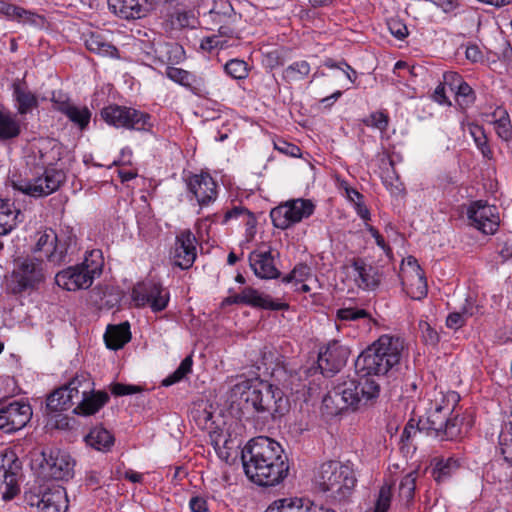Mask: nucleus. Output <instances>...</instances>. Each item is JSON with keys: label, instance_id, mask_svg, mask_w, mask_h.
Segmentation results:
<instances>
[{"label": "nucleus", "instance_id": "nucleus-34", "mask_svg": "<svg viewBox=\"0 0 512 512\" xmlns=\"http://www.w3.org/2000/svg\"><path fill=\"white\" fill-rule=\"evenodd\" d=\"M131 339L130 325L128 322L119 325H109L104 334L106 346L112 350L122 348Z\"/></svg>", "mask_w": 512, "mask_h": 512}, {"label": "nucleus", "instance_id": "nucleus-21", "mask_svg": "<svg viewBox=\"0 0 512 512\" xmlns=\"http://www.w3.org/2000/svg\"><path fill=\"white\" fill-rule=\"evenodd\" d=\"M81 375L75 376L66 385L52 392L46 402L47 409L51 412L68 410L76 406L80 400L79 388H81Z\"/></svg>", "mask_w": 512, "mask_h": 512}, {"label": "nucleus", "instance_id": "nucleus-25", "mask_svg": "<svg viewBox=\"0 0 512 512\" xmlns=\"http://www.w3.org/2000/svg\"><path fill=\"white\" fill-rule=\"evenodd\" d=\"M187 186L200 206H206L216 199L217 185L209 174L192 175Z\"/></svg>", "mask_w": 512, "mask_h": 512}, {"label": "nucleus", "instance_id": "nucleus-31", "mask_svg": "<svg viewBox=\"0 0 512 512\" xmlns=\"http://www.w3.org/2000/svg\"><path fill=\"white\" fill-rule=\"evenodd\" d=\"M265 512H336L332 508L316 505H304L300 499H278L268 506Z\"/></svg>", "mask_w": 512, "mask_h": 512}, {"label": "nucleus", "instance_id": "nucleus-32", "mask_svg": "<svg viewBox=\"0 0 512 512\" xmlns=\"http://www.w3.org/2000/svg\"><path fill=\"white\" fill-rule=\"evenodd\" d=\"M24 220V214L10 200L0 203V236L12 231Z\"/></svg>", "mask_w": 512, "mask_h": 512}, {"label": "nucleus", "instance_id": "nucleus-43", "mask_svg": "<svg viewBox=\"0 0 512 512\" xmlns=\"http://www.w3.org/2000/svg\"><path fill=\"white\" fill-rule=\"evenodd\" d=\"M193 360L192 356L185 357L179 367L170 375H168L162 381V385L165 387L171 386L175 383L180 382L187 374H189L192 370Z\"/></svg>", "mask_w": 512, "mask_h": 512}, {"label": "nucleus", "instance_id": "nucleus-18", "mask_svg": "<svg viewBox=\"0 0 512 512\" xmlns=\"http://www.w3.org/2000/svg\"><path fill=\"white\" fill-rule=\"evenodd\" d=\"M215 24L219 25L218 34L221 39H238L236 24L241 16L238 15L228 0H219L210 11Z\"/></svg>", "mask_w": 512, "mask_h": 512}, {"label": "nucleus", "instance_id": "nucleus-27", "mask_svg": "<svg viewBox=\"0 0 512 512\" xmlns=\"http://www.w3.org/2000/svg\"><path fill=\"white\" fill-rule=\"evenodd\" d=\"M249 264L255 276L260 279H277L281 272L277 269L271 250H254L249 254Z\"/></svg>", "mask_w": 512, "mask_h": 512}, {"label": "nucleus", "instance_id": "nucleus-40", "mask_svg": "<svg viewBox=\"0 0 512 512\" xmlns=\"http://www.w3.org/2000/svg\"><path fill=\"white\" fill-rule=\"evenodd\" d=\"M310 64L305 60L293 62L282 73L283 79L288 82H297L305 79L310 73Z\"/></svg>", "mask_w": 512, "mask_h": 512}, {"label": "nucleus", "instance_id": "nucleus-52", "mask_svg": "<svg viewBox=\"0 0 512 512\" xmlns=\"http://www.w3.org/2000/svg\"><path fill=\"white\" fill-rule=\"evenodd\" d=\"M200 47L202 50L212 52L214 49H224L228 47V41L221 39L219 35L215 34L202 39Z\"/></svg>", "mask_w": 512, "mask_h": 512}, {"label": "nucleus", "instance_id": "nucleus-37", "mask_svg": "<svg viewBox=\"0 0 512 512\" xmlns=\"http://www.w3.org/2000/svg\"><path fill=\"white\" fill-rule=\"evenodd\" d=\"M85 442L95 450L108 451L114 444V437L108 430L95 427L85 437Z\"/></svg>", "mask_w": 512, "mask_h": 512}, {"label": "nucleus", "instance_id": "nucleus-7", "mask_svg": "<svg viewBox=\"0 0 512 512\" xmlns=\"http://www.w3.org/2000/svg\"><path fill=\"white\" fill-rule=\"evenodd\" d=\"M104 265L101 250L95 249L86 253L84 260L77 265L69 266L55 275V283L67 291L88 289L102 273Z\"/></svg>", "mask_w": 512, "mask_h": 512}, {"label": "nucleus", "instance_id": "nucleus-58", "mask_svg": "<svg viewBox=\"0 0 512 512\" xmlns=\"http://www.w3.org/2000/svg\"><path fill=\"white\" fill-rule=\"evenodd\" d=\"M142 390L140 386L114 383L111 386V392L115 396H124L138 393Z\"/></svg>", "mask_w": 512, "mask_h": 512}, {"label": "nucleus", "instance_id": "nucleus-33", "mask_svg": "<svg viewBox=\"0 0 512 512\" xmlns=\"http://www.w3.org/2000/svg\"><path fill=\"white\" fill-rule=\"evenodd\" d=\"M489 122L494 126L497 136L504 142H512V123L509 113L502 107H497L491 114Z\"/></svg>", "mask_w": 512, "mask_h": 512}, {"label": "nucleus", "instance_id": "nucleus-38", "mask_svg": "<svg viewBox=\"0 0 512 512\" xmlns=\"http://www.w3.org/2000/svg\"><path fill=\"white\" fill-rule=\"evenodd\" d=\"M459 468L458 460L449 457L435 458L432 468V477L437 483H442L448 480Z\"/></svg>", "mask_w": 512, "mask_h": 512}, {"label": "nucleus", "instance_id": "nucleus-49", "mask_svg": "<svg viewBox=\"0 0 512 512\" xmlns=\"http://www.w3.org/2000/svg\"><path fill=\"white\" fill-rule=\"evenodd\" d=\"M392 498V489L389 485H383L378 493L373 512H387Z\"/></svg>", "mask_w": 512, "mask_h": 512}, {"label": "nucleus", "instance_id": "nucleus-24", "mask_svg": "<svg viewBox=\"0 0 512 512\" xmlns=\"http://www.w3.org/2000/svg\"><path fill=\"white\" fill-rule=\"evenodd\" d=\"M196 238L190 230H184L177 235L175 246L171 252L174 264L181 269L190 268L196 259Z\"/></svg>", "mask_w": 512, "mask_h": 512}, {"label": "nucleus", "instance_id": "nucleus-1", "mask_svg": "<svg viewBox=\"0 0 512 512\" xmlns=\"http://www.w3.org/2000/svg\"><path fill=\"white\" fill-rule=\"evenodd\" d=\"M404 350V340L398 336L381 335L364 350L355 361L361 375L338 381L323 399V406L330 414L344 410L360 409L371 405L379 397L380 385L371 376H383L399 364Z\"/></svg>", "mask_w": 512, "mask_h": 512}, {"label": "nucleus", "instance_id": "nucleus-60", "mask_svg": "<svg viewBox=\"0 0 512 512\" xmlns=\"http://www.w3.org/2000/svg\"><path fill=\"white\" fill-rule=\"evenodd\" d=\"M389 31L399 40H403L408 35L407 26L399 20H391L388 22Z\"/></svg>", "mask_w": 512, "mask_h": 512}, {"label": "nucleus", "instance_id": "nucleus-12", "mask_svg": "<svg viewBox=\"0 0 512 512\" xmlns=\"http://www.w3.org/2000/svg\"><path fill=\"white\" fill-rule=\"evenodd\" d=\"M62 145L50 138L39 139L33 144L30 153L26 157V165L29 171L55 168L62 158Z\"/></svg>", "mask_w": 512, "mask_h": 512}, {"label": "nucleus", "instance_id": "nucleus-11", "mask_svg": "<svg viewBox=\"0 0 512 512\" xmlns=\"http://www.w3.org/2000/svg\"><path fill=\"white\" fill-rule=\"evenodd\" d=\"M315 205L308 199L289 200L270 211L273 225L281 230H286L292 225L301 222L314 213Z\"/></svg>", "mask_w": 512, "mask_h": 512}, {"label": "nucleus", "instance_id": "nucleus-14", "mask_svg": "<svg viewBox=\"0 0 512 512\" xmlns=\"http://www.w3.org/2000/svg\"><path fill=\"white\" fill-rule=\"evenodd\" d=\"M132 299L138 307L149 305L153 312H160L168 305L169 293L161 284L145 281L133 288Z\"/></svg>", "mask_w": 512, "mask_h": 512}, {"label": "nucleus", "instance_id": "nucleus-51", "mask_svg": "<svg viewBox=\"0 0 512 512\" xmlns=\"http://www.w3.org/2000/svg\"><path fill=\"white\" fill-rule=\"evenodd\" d=\"M195 17L192 12L177 11L172 16V24L178 28L194 27Z\"/></svg>", "mask_w": 512, "mask_h": 512}, {"label": "nucleus", "instance_id": "nucleus-36", "mask_svg": "<svg viewBox=\"0 0 512 512\" xmlns=\"http://www.w3.org/2000/svg\"><path fill=\"white\" fill-rule=\"evenodd\" d=\"M165 74L170 80L190 89L195 94L200 90L201 79L189 71L177 67H167Z\"/></svg>", "mask_w": 512, "mask_h": 512}, {"label": "nucleus", "instance_id": "nucleus-46", "mask_svg": "<svg viewBox=\"0 0 512 512\" xmlns=\"http://www.w3.org/2000/svg\"><path fill=\"white\" fill-rule=\"evenodd\" d=\"M225 72L233 79H244L248 76L247 63L240 59H232L225 64Z\"/></svg>", "mask_w": 512, "mask_h": 512}, {"label": "nucleus", "instance_id": "nucleus-57", "mask_svg": "<svg viewBox=\"0 0 512 512\" xmlns=\"http://www.w3.org/2000/svg\"><path fill=\"white\" fill-rule=\"evenodd\" d=\"M274 148L285 155H289L292 157L300 156L301 150L297 145L289 143L282 139H279L274 142Z\"/></svg>", "mask_w": 512, "mask_h": 512}, {"label": "nucleus", "instance_id": "nucleus-2", "mask_svg": "<svg viewBox=\"0 0 512 512\" xmlns=\"http://www.w3.org/2000/svg\"><path fill=\"white\" fill-rule=\"evenodd\" d=\"M77 251L76 237L69 232L57 234L46 228L35 234L32 254L14 260L11 273L14 293L31 292L40 288L49 274L48 265H65L73 260Z\"/></svg>", "mask_w": 512, "mask_h": 512}, {"label": "nucleus", "instance_id": "nucleus-48", "mask_svg": "<svg viewBox=\"0 0 512 512\" xmlns=\"http://www.w3.org/2000/svg\"><path fill=\"white\" fill-rule=\"evenodd\" d=\"M363 123L366 126H370L380 130L381 132H385L389 125V116L388 114L381 111L373 112L363 120Z\"/></svg>", "mask_w": 512, "mask_h": 512}, {"label": "nucleus", "instance_id": "nucleus-53", "mask_svg": "<svg viewBox=\"0 0 512 512\" xmlns=\"http://www.w3.org/2000/svg\"><path fill=\"white\" fill-rule=\"evenodd\" d=\"M240 216L247 217L246 224L248 226H251V227L255 226L256 220H255L253 214L248 209H246L242 206H236V207L232 208L231 210H228L225 213L224 222H227L228 220H230L232 218H238Z\"/></svg>", "mask_w": 512, "mask_h": 512}, {"label": "nucleus", "instance_id": "nucleus-61", "mask_svg": "<svg viewBox=\"0 0 512 512\" xmlns=\"http://www.w3.org/2000/svg\"><path fill=\"white\" fill-rule=\"evenodd\" d=\"M498 254L502 258L503 262L510 260L512 258V243L508 241H499Z\"/></svg>", "mask_w": 512, "mask_h": 512}, {"label": "nucleus", "instance_id": "nucleus-5", "mask_svg": "<svg viewBox=\"0 0 512 512\" xmlns=\"http://www.w3.org/2000/svg\"><path fill=\"white\" fill-rule=\"evenodd\" d=\"M459 401L460 395L455 391L439 393L426 420L425 428L429 435H433L441 441H452L461 435L463 418L455 413Z\"/></svg>", "mask_w": 512, "mask_h": 512}, {"label": "nucleus", "instance_id": "nucleus-4", "mask_svg": "<svg viewBox=\"0 0 512 512\" xmlns=\"http://www.w3.org/2000/svg\"><path fill=\"white\" fill-rule=\"evenodd\" d=\"M356 483L352 465L338 461L323 463L316 476L319 490L326 494L333 505L339 507H345L352 502Z\"/></svg>", "mask_w": 512, "mask_h": 512}, {"label": "nucleus", "instance_id": "nucleus-3", "mask_svg": "<svg viewBox=\"0 0 512 512\" xmlns=\"http://www.w3.org/2000/svg\"><path fill=\"white\" fill-rule=\"evenodd\" d=\"M246 475L260 486H275L288 475V457L282 446L268 437H257L242 451Z\"/></svg>", "mask_w": 512, "mask_h": 512}, {"label": "nucleus", "instance_id": "nucleus-22", "mask_svg": "<svg viewBox=\"0 0 512 512\" xmlns=\"http://www.w3.org/2000/svg\"><path fill=\"white\" fill-rule=\"evenodd\" d=\"M350 350L338 341L328 343L318 355V367L324 376H333L345 366Z\"/></svg>", "mask_w": 512, "mask_h": 512}, {"label": "nucleus", "instance_id": "nucleus-15", "mask_svg": "<svg viewBox=\"0 0 512 512\" xmlns=\"http://www.w3.org/2000/svg\"><path fill=\"white\" fill-rule=\"evenodd\" d=\"M26 500L38 512H66L68 509L66 491L61 486L39 490L38 493L30 492L26 495Z\"/></svg>", "mask_w": 512, "mask_h": 512}, {"label": "nucleus", "instance_id": "nucleus-17", "mask_svg": "<svg viewBox=\"0 0 512 512\" xmlns=\"http://www.w3.org/2000/svg\"><path fill=\"white\" fill-rule=\"evenodd\" d=\"M467 215L476 229L484 234L492 235L499 227V215L494 205H488L482 200L474 201L470 204Z\"/></svg>", "mask_w": 512, "mask_h": 512}, {"label": "nucleus", "instance_id": "nucleus-29", "mask_svg": "<svg viewBox=\"0 0 512 512\" xmlns=\"http://www.w3.org/2000/svg\"><path fill=\"white\" fill-rule=\"evenodd\" d=\"M84 44L90 52L100 56L112 58L120 57L117 47L113 45L102 32L93 31L84 34Z\"/></svg>", "mask_w": 512, "mask_h": 512}, {"label": "nucleus", "instance_id": "nucleus-44", "mask_svg": "<svg viewBox=\"0 0 512 512\" xmlns=\"http://www.w3.org/2000/svg\"><path fill=\"white\" fill-rule=\"evenodd\" d=\"M417 476V471H411L401 479L399 484V496L402 500L410 502L413 499Z\"/></svg>", "mask_w": 512, "mask_h": 512}, {"label": "nucleus", "instance_id": "nucleus-13", "mask_svg": "<svg viewBox=\"0 0 512 512\" xmlns=\"http://www.w3.org/2000/svg\"><path fill=\"white\" fill-rule=\"evenodd\" d=\"M43 471L52 479L68 481L74 476L75 460L61 449H49L42 452Z\"/></svg>", "mask_w": 512, "mask_h": 512}, {"label": "nucleus", "instance_id": "nucleus-35", "mask_svg": "<svg viewBox=\"0 0 512 512\" xmlns=\"http://www.w3.org/2000/svg\"><path fill=\"white\" fill-rule=\"evenodd\" d=\"M0 14L6 19L22 24H35L37 15L15 4L0 0Z\"/></svg>", "mask_w": 512, "mask_h": 512}, {"label": "nucleus", "instance_id": "nucleus-28", "mask_svg": "<svg viewBox=\"0 0 512 512\" xmlns=\"http://www.w3.org/2000/svg\"><path fill=\"white\" fill-rule=\"evenodd\" d=\"M351 267L356 285L364 290H374L381 282V275L377 267L368 264L362 258L352 260Z\"/></svg>", "mask_w": 512, "mask_h": 512}, {"label": "nucleus", "instance_id": "nucleus-42", "mask_svg": "<svg viewBox=\"0 0 512 512\" xmlns=\"http://www.w3.org/2000/svg\"><path fill=\"white\" fill-rule=\"evenodd\" d=\"M468 132L472 136L476 146L481 151L482 155L490 158L492 151L488 145L487 136L482 126L477 124H468Z\"/></svg>", "mask_w": 512, "mask_h": 512}, {"label": "nucleus", "instance_id": "nucleus-62", "mask_svg": "<svg viewBox=\"0 0 512 512\" xmlns=\"http://www.w3.org/2000/svg\"><path fill=\"white\" fill-rule=\"evenodd\" d=\"M367 230H368V232L371 234V236L375 239L376 244H377L380 248H382V249H383V250H385V251H386V250H390V248H389V247H388V245L386 244V242H385V240H384L383 236L379 233V231H378L375 227H373V226H371V225H368V226H367Z\"/></svg>", "mask_w": 512, "mask_h": 512}, {"label": "nucleus", "instance_id": "nucleus-6", "mask_svg": "<svg viewBox=\"0 0 512 512\" xmlns=\"http://www.w3.org/2000/svg\"><path fill=\"white\" fill-rule=\"evenodd\" d=\"M242 395L245 402L264 419H276L289 409L288 400L284 397L283 391L265 381L250 385Z\"/></svg>", "mask_w": 512, "mask_h": 512}, {"label": "nucleus", "instance_id": "nucleus-23", "mask_svg": "<svg viewBox=\"0 0 512 512\" xmlns=\"http://www.w3.org/2000/svg\"><path fill=\"white\" fill-rule=\"evenodd\" d=\"M51 102L54 110L64 114L80 130L88 127L91 119V111L88 107L75 105L62 93H53Z\"/></svg>", "mask_w": 512, "mask_h": 512}, {"label": "nucleus", "instance_id": "nucleus-19", "mask_svg": "<svg viewBox=\"0 0 512 512\" xmlns=\"http://www.w3.org/2000/svg\"><path fill=\"white\" fill-rule=\"evenodd\" d=\"M81 388H79L80 400L73 408L77 415L90 416L98 412L109 400V395L105 391H94L92 383L88 376L81 375Z\"/></svg>", "mask_w": 512, "mask_h": 512}, {"label": "nucleus", "instance_id": "nucleus-56", "mask_svg": "<svg viewBox=\"0 0 512 512\" xmlns=\"http://www.w3.org/2000/svg\"><path fill=\"white\" fill-rule=\"evenodd\" d=\"M465 315L472 316L473 312H470L467 309H464V311L462 313H460V312L450 313L446 319L447 327L451 328V329H458V328L462 327L465 324Z\"/></svg>", "mask_w": 512, "mask_h": 512}, {"label": "nucleus", "instance_id": "nucleus-59", "mask_svg": "<svg viewBox=\"0 0 512 512\" xmlns=\"http://www.w3.org/2000/svg\"><path fill=\"white\" fill-rule=\"evenodd\" d=\"M189 508L191 512H208L209 507L206 497L193 495L189 500Z\"/></svg>", "mask_w": 512, "mask_h": 512}, {"label": "nucleus", "instance_id": "nucleus-39", "mask_svg": "<svg viewBox=\"0 0 512 512\" xmlns=\"http://www.w3.org/2000/svg\"><path fill=\"white\" fill-rule=\"evenodd\" d=\"M20 134V125L10 113L0 111V140H10Z\"/></svg>", "mask_w": 512, "mask_h": 512}, {"label": "nucleus", "instance_id": "nucleus-45", "mask_svg": "<svg viewBox=\"0 0 512 512\" xmlns=\"http://www.w3.org/2000/svg\"><path fill=\"white\" fill-rule=\"evenodd\" d=\"M18 103V111L20 114H26L32 108L37 106V99L34 94L17 87L14 91Z\"/></svg>", "mask_w": 512, "mask_h": 512}, {"label": "nucleus", "instance_id": "nucleus-64", "mask_svg": "<svg viewBox=\"0 0 512 512\" xmlns=\"http://www.w3.org/2000/svg\"><path fill=\"white\" fill-rule=\"evenodd\" d=\"M433 99L438 102L439 104H451L448 100V98L446 97V93H445V85L444 84H439L434 93H433Z\"/></svg>", "mask_w": 512, "mask_h": 512}, {"label": "nucleus", "instance_id": "nucleus-26", "mask_svg": "<svg viewBox=\"0 0 512 512\" xmlns=\"http://www.w3.org/2000/svg\"><path fill=\"white\" fill-rule=\"evenodd\" d=\"M109 9L119 18L134 20L145 17L152 9L148 0H108Z\"/></svg>", "mask_w": 512, "mask_h": 512}, {"label": "nucleus", "instance_id": "nucleus-30", "mask_svg": "<svg viewBox=\"0 0 512 512\" xmlns=\"http://www.w3.org/2000/svg\"><path fill=\"white\" fill-rule=\"evenodd\" d=\"M445 83L449 84L452 91H455L456 101L462 109L470 107L476 99L475 92L471 86L462 80L457 73L444 75Z\"/></svg>", "mask_w": 512, "mask_h": 512}, {"label": "nucleus", "instance_id": "nucleus-20", "mask_svg": "<svg viewBox=\"0 0 512 512\" xmlns=\"http://www.w3.org/2000/svg\"><path fill=\"white\" fill-rule=\"evenodd\" d=\"M244 304L253 308L278 311L288 308L285 303L276 302L271 296L260 293L252 287L244 288L241 293L228 296L223 299L222 305Z\"/></svg>", "mask_w": 512, "mask_h": 512}, {"label": "nucleus", "instance_id": "nucleus-47", "mask_svg": "<svg viewBox=\"0 0 512 512\" xmlns=\"http://www.w3.org/2000/svg\"><path fill=\"white\" fill-rule=\"evenodd\" d=\"M311 275V269L307 264H297L293 270L282 278L283 283L304 282Z\"/></svg>", "mask_w": 512, "mask_h": 512}, {"label": "nucleus", "instance_id": "nucleus-54", "mask_svg": "<svg viewBox=\"0 0 512 512\" xmlns=\"http://www.w3.org/2000/svg\"><path fill=\"white\" fill-rule=\"evenodd\" d=\"M419 329L421 331L422 339L426 344L434 346L438 343L439 335L428 322L421 321L419 323Z\"/></svg>", "mask_w": 512, "mask_h": 512}, {"label": "nucleus", "instance_id": "nucleus-9", "mask_svg": "<svg viewBox=\"0 0 512 512\" xmlns=\"http://www.w3.org/2000/svg\"><path fill=\"white\" fill-rule=\"evenodd\" d=\"M30 174V179L19 181L15 187L22 193L35 198L52 194L66 181L64 170L58 168L43 169L40 172L33 170Z\"/></svg>", "mask_w": 512, "mask_h": 512}, {"label": "nucleus", "instance_id": "nucleus-8", "mask_svg": "<svg viewBox=\"0 0 512 512\" xmlns=\"http://www.w3.org/2000/svg\"><path fill=\"white\" fill-rule=\"evenodd\" d=\"M101 117L110 126L149 132L153 128L151 115L133 107L110 104L101 110Z\"/></svg>", "mask_w": 512, "mask_h": 512}, {"label": "nucleus", "instance_id": "nucleus-41", "mask_svg": "<svg viewBox=\"0 0 512 512\" xmlns=\"http://www.w3.org/2000/svg\"><path fill=\"white\" fill-rule=\"evenodd\" d=\"M498 449L504 460L512 466V421L500 431Z\"/></svg>", "mask_w": 512, "mask_h": 512}, {"label": "nucleus", "instance_id": "nucleus-63", "mask_svg": "<svg viewBox=\"0 0 512 512\" xmlns=\"http://www.w3.org/2000/svg\"><path fill=\"white\" fill-rule=\"evenodd\" d=\"M466 58L472 62H478L482 59V52L477 45H470L465 51Z\"/></svg>", "mask_w": 512, "mask_h": 512}, {"label": "nucleus", "instance_id": "nucleus-10", "mask_svg": "<svg viewBox=\"0 0 512 512\" xmlns=\"http://www.w3.org/2000/svg\"><path fill=\"white\" fill-rule=\"evenodd\" d=\"M22 463L13 450L0 453V498L3 501L14 499L21 491Z\"/></svg>", "mask_w": 512, "mask_h": 512}, {"label": "nucleus", "instance_id": "nucleus-55", "mask_svg": "<svg viewBox=\"0 0 512 512\" xmlns=\"http://www.w3.org/2000/svg\"><path fill=\"white\" fill-rule=\"evenodd\" d=\"M408 264L413 267L416 272L417 282H418V298L424 297L427 295V283L426 278L423 275L419 265L417 264V260L413 257L408 258Z\"/></svg>", "mask_w": 512, "mask_h": 512}, {"label": "nucleus", "instance_id": "nucleus-16", "mask_svg": "<svg viewBox=\"0 0 512 512\" xmlns=\"http://www.w3.org/2000/svg\"><path fill=\"white\" fill-rule=\"evenodd\" d=\"M32 408L24 401H13L0 406V430L14 433L24 428L31 420Z\"/></svg>", "mask_w": 512, "mask_h": 512}, {"label": "nucleus", "instance_id": "nucleus-50", "mask_svg": "<svg viewBox=\"0 0 512 512\" xmlns=\"http://www.w3.org/2000/svg\"><path fill=\"white\" fill-rule=\"evenodd\" d=\"M337 317L341 321L370 320V314L365 309L359 308H341L337 311Z\"/></svg>", "mask_w": 512, "mask_h": 512}]
</instances>
